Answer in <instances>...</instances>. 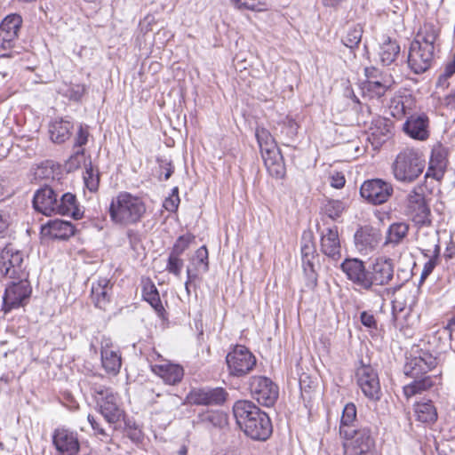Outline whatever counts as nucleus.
<instances>
[{
    "mask_svg": "<svg viewBox=\"0 0 455 455\" xmlns=\"http://www.w3.org/2000/svg\"><path fill=\"white\" fill-rule=\"evenodd\" d=\"M233 414L236 424L249 438L264 442L272 435L270 418L251 401H236L233 405Z\"/></svg>",
    "mask_w": 455,
    "mask_h": 455,
    "instance_id": "f257e3e1",
    "label": "nucleus"
},
{
    "mask_svg": "<svg viewBox=\"0 0 455 455\" xmlns=\"http://www.w3.org/2000/svg\"><path fill=\"white\" fill-rule=\"evenodd\" d=\"M108 212L115 223L132 225L142 219L146 212V205L140 197L128 192H121L112 199Z\"/></svg>",
    "mask_w": 455,
    "mask_h": 455,
    "instance_id": "f03ea898",
    "label": "nucleus"
},
{
    "mask_svg": "<svg viewBox=\"0 0 455 455\" xmlns=\"http://www.w3.org/2000/svg\"><path fill=\"white\" fill-rule=\"evenodd\" d=\"M426 161L423 156L413 148H404L392 164L395 179L402 183H412L424 172Z\"/></svg>",
    "mask_w": 455,
    "mask_h": 455,
    "instance_id": "7ed1b4c3",
    "label": "nucleus"
},
{
    "mask_svg": "<svg viewBox=\"0 0 455 455\" xmlns=\"http://www.w3.org/2000/svg\"><path fill=\"white\" fill-rule=\"evenodd\" d=\"M342 433L345 455H375V440L370 427L342 430Z\"/></svg>",
    "mask_w": 455,
    "mask_h": 455,
    "instance_id": "20e7f679",
    "label": "nucleus"
},
{
    "mask_svg": "<svg viewBox=\"0 0 455 455\" xmlns=\"http://www.w3.org/2000/svg\"><path fill=\"white\" fill-rule=\"evenodd\" d=\"M93 395L96 406L108 424L119 422L124 416L119 395L112 388L105 386H95Z\"/></svg>",
    "mask_w": 455,
    "mask_h": 455,
    "instance_id": "39448f33",
    "label": "nucleus"
},
{
    "mask_svg": "<svg viewBox=\"0 0 455 455\" xmlns=\"http://www.w3.org/2000/svg\"><path fill=\"white\" fill-rule=\"evenodd\" d=\"M300 254L306 286L309 289H314L317 285L318 275L315 270V262L317 261L318 254L311 231H305L302 235Z\"/></svg>",
    "mask_w": 455,
    "mask_h": 455,
    "instance_id": "423d86ee",
    "label": "nucleus"
},
{
    "mask_svg": "<svg viewBox=\"0 0 455 455\" xmlns=\"http://www.w3.org/2000/svg\"><path fill=\"white\" fill-rule=\"evenodd\" d=\"M250 393L260 405L273 406L279 396V387L271 379L265 376H252L249 379Z\"/></svg>",
    "mask_w": 455,
    "mask_h": 455,
    "instance_id": "0eeeda50",
    "label": "nucleus"
},
{
    "mask_svg": "<svg viewBox=\"0 0 455 455\" xmlns=\"http://www.w3.org/2000/svg\"><path fill=\"white\" fill-rule=\"evenodd\" d=\"M226 362L230 375L243 377L253 370L257 361L246 347L236 345L228 353Z\"/></svg>",
    "mask_w": 455,
    "mask_h": 455,
    "instance_id": "6e6552de",
    "label": "nucleus"
},
{
    "mask_svg": "<svg viewBox=\"0 0 455 455\" xmlns=\"http://www.w3.org/2000/svg\"><path fill=\"white\" fill-rule=\"evenodd\" d=\"M52 443L56 455H78L81 450L78 433L64 426L53 430Z\"/></svg>",
    "mask_w": 455,
    "mask_h": 455,
    "instance_id": "1a4fd4ad",
    "label": "nucleus"
},
{
    "mask_svg": "<svg viewBox=\"0 0 455 455\" xmlns=\"http://www.w3.org/2000/svg\"><path fill=\"white\" fill-rule=\"evenodd\" d=\"M5 288L3 296V310L4 313L24 306L28 301L32 288L27 277L18 278Z\"/></svg>",
    "mask_w": 455,
    "mask_h": 455,
    "instance_id": "9d476101",
    "label": "nucleus"
},
{
    "mask_svg": "<svg viewBox=\"0 0 455 455\" xmlns=\"http://www.w3.org/2000/svg\"><path fill=\"white\" fill-rule=\"evenodd\" d=\"M393 192L392 184L381 179L365 180L360 188L361 196L373 205L386 203Z\"/></svg>",
    "mask_w": 455,
    "mask_h": 455,
    "instance_id": "9b49d317",
    "label": "nucleus"
},
{
    "mask_svg": "<svg viewBox=\"0 0 455 455\" xmlns=\"http://www.w3.org/2000/svg\"><path fill=\"white\" fill-rule=\"evenodd\" d=\"M228 393L223 387H197L189 391L187 400L189 403L202 406H220L225 403Z\"/></svg>",
    "mask_w": 455,
    "mask_h": 455,
    "instance_id": "f8f14e48",
    "label": "nucleus"
},
{
    "mask_svg": "<svg viewBox=\"0 0 455 455\" xmlns=\"http://www.w3.org/2000/svg\"><path fill=\"white\" fill-rule=\"evenodd\" d=\"M434 46H423L411 43L408 53V66L415 74H423L427 71L434 60Z\"/></svg>",
    "mask_w": 455,
    "mask_h": 455,
    "instance_id": "ddd939ff",
    "label": "nucleus"
},
{
    "mask_svg": "<svg viewBox=\"0 0 455 455\" xmlns=\"http://www.w3.org/2000/svg\"><path fill=\"white\" fill-rule=\"evenodd\" d=\"M357 384L366 397L379 400L381 389L378 373L371 365H361L356 370Z\"/></svg>",
    "mask_w": 455,
    "mask_h": 455,
    "instance_id": "4468645a",
    "label": "nucleus"
},
{
    "mask_svg": "<svg viewBox=\"0 0 455 455\" xmlns=\"http://www.w3.org/2000/svg\"><path fill=\"white\" fill-rule=\"evenodd\" d=\"M1 271L10 278H24L28 276L23 266V254L11 244L4 247L1 254Z\"/></svg>",
    "mask_w": 455,
    "mask_h": 455,
    "instance_id": "2eb2a0df",
    "label": "nucleus"
},
{
    "mask_svg": "<svg viewBox=\"0 0 455 455\" xmlns=\"http://www.w3.org/2000/svg\"><path fill=\"white\" fill-rule=\"evenodd\" d=\"M437 359L428 351L421 350L418 355L407 358L403 366V372L410 378H419L427 375V372L435 368Z\"/></svg>",
    "mask_w": 455,
    "mask_h": 455,
    "instance_id": "dca6fc26",
    "label": "nucleus"
},
{
    "mask_svg": "<svg viewBox=\"0 0 455 455\" xmlns=\"http://www.w3.org/2000/svg\"><path fill=\"white\" fill-rule=\"evenodd\" d=\"M341 270L346 274L347 278L355 286L365 291H371L369 281V268H366L364 262L359 259H346L340 265Z\"/></svg>",
    "mask_w": 455,
    "mask_h": 455,
    "instance_id": "f3484780",
    "label": "nucleus"
},
{
    "mask_svg": "<svg viewBox=\"0 0 455 455\" xmlns=\"http://www.w3.org/2000/svg\"><path fill=\"white\" fill-rule=\"evenodd\" d=\"M381 237V233L378 228L364 226L355 233V246L361 254L367 255L378 247Z\"/></svg>",
    "mask_w": 455,
    "mask_h": 455,
    "instance_id": "a211bd4d",
    "label": "nucleus"
},
{
    "mask_svg": "<svg viewBox=\"0 0 455 455\" xmlns=\"http://www.w3.org/2000/svg\"><path fill=\"white\" fill-rule=\"evenodd\" d=\"M369 281L371 291L374 286L387 285L394 277V265L392 259L379 258L369 267Z\"/></svg>",
    "mask_w": 455,
    "mask_h": 455,
    "instance_id": "6ab92c4d",
    "label": "nucleus"
},
{
    "mask_svg": "<svg viewBox=\"0 0 455 455\" xmlns=\"http://www.w3.org/2000/svg\"><path fill=\"white\" fill-rule=\"evenodd\" d=\"M392 128L391 120L382 116L373 118L369 128L368 140L374 148H379L391 137Z\"/></svg>",
    "mask_w": 455,
    "mask_h": 455,
    "instance_id": "aec40b11",
    "label": "nucleus"
},
{
    "mask_svg": "<svg viewBox=\"0 0 455 455\" xmlns=\"http://www.w3.org/2000/svg\"><path fill=\"white\" fill-rule=\"evenodd\" d=\"M100 355L104 370L109 374L116 375L120 371L122 359L119 351L112 349V341L109 338L102 337Z\"/></svg>",
    "mask_w": 455,
    "mask_h": 455,
    "instance_id": "412c9836",
    "label": "nucleus"
},
{
    "mask_svg": "<svg viewBox=\"0 0 455 455\" xmlns=\"http://www.w3.org/2000/svg\"><path fill=\"white\" fill-rule=\"evenodd\" d=\"M320 250L334 261L340 259L341 246L337 227L327 228L321 232Z\"/></svg>",
    "mask_w": 455,
    "mask_h": 455,
    "instance_id": "4be33fe9",
    "label": "nucleus"
},
{
    "mask_svg": "<svg viewBox=\"0 0 455 455\" xmlns=\"http://www.w3.org/2000/svg\"><path fill=\"white\" fill-rule=\"evenodd\" d=\"M57 199L58 194L51 187L45 186L35 193L33 206L36 212L45 216H51L55 212Z\"/></svg>",
    "mask_w": 455,
    "mask_h": 455,
    "instance_id": "5701e85b",
    "label": "nucleus"
},
{
    "mask_svg": "<svg viewBox=\"0 0 455 455\" xmlns=\"http://www.w3.org/2000/svg\"><path fill=\"white\" fill-rule=\"evenodd\" d=\"M150 367L154 373L169 385H175L180 382L184 375L181 366L171 363L165 360H162L159 363L151 364Z\"/></svg>",
    "mask_w": 455,
    "mask_h": 455,
    "instance_id": "b1692460",
    "label": "nucleus"
},
{
    "mask_svg": "<svg viewBox=\"0 0 455 455\" xmlns=\"http://www.w3.org/2000/svg\"><path fill=\"white\" fill-rule=\"evenodd\" d=\"M428 123V117L425 114L411 115L404 123L403 131L412 139L425 140L429 136Z\"/></svg>",
    "mask_w": 455,
    "mask_h": 455,
    "instance_id": "393cba45",
    "label": "nucleus"
},
{
    "mask_svg": "<svg viewBox=\"0 0 455 455\" xmlns=\"http://www.w3.org/2000/svg\"><path fill=\"white\" fill-rule=\"evenodd\" d=\"M112 288L113 284L106 277H100L92 283L91 296L97 307L106 309L107 305L110 302Z\"/></svg>",
    "mask_w": 455,
    "mask_h": 455,
    "instance_id": "a878e982",
    "label": "nucleus"
},
{
    "mask_svg": "<svg viewBox=\"0 0 455 455\" xmlns=\"http://www.w3.org/2000/svg\"><path fill=\"white\" fill-rule=\"evenodd\" d=\"M441 28L438 24L426 21L419 28L412 43L423 46H434L435 49Z\"/></svg>",
    "mask_w": 455,
    "mask_h": 455,
    "instance_id": "bb28decb",
    "label": "nucleus"
},
{
    "mask_svg": "<svg viewBox=\"0 0 455 455\" xmlns=\"http://www.w3.org/2000/svg\"><path fill=\"white\" fill-rule=\"evenodd\" d=\"M410 225L406 221H397L389 225L386 231L384 245L395 247L408 236Z\"/></svg>",
    "mask_w": 455,
    "mask_h": 455,
    "instance_id": "cd10ccee",
    "label": "nucleus"
},
{
    "mask_svg": "<svg viewBox=\"0 0 455 455\" xmlns=\"http://www.w3.org/2000/svg\"><path fill=\"white\" fill-rule=\"evenodd\" d=\"M262 158L270 176L276 180H281L285 176V164L283 155L279 149L263 155Z\"/></svg>",
    "mask_w": 455,
    "mask_h": 455,
    "instance_id": "c85d7f7f",
    "label": "nucleus"
},
{
    "mask_svg": "<svg viewBox=\"0 0 455 455\" xmlns=\"http://www.w3.org/2000/svg\"><path fill=\"white\" fill-rule=\"evenodd\" d=\"M54 214L70 216L74 220H80L83 217V212L76 204V196L71 193H65L60 200L57 199Z\"/></svg>",
    "mask_w": 455,
    "mask_h": 455,
    "instance_id": "c756f323",
    "label": "nucleus"
},
{
    "mask_svg": "<svg viewBox=\"0 0 455 455\" xmlns=\"http://www.w3.org/2000/svg\"><path fill=\"white\" fill-rule=\"evenodd\" d=\"M43 232L52 238L67 240L74 235L75 228L69 221L54 220L49 221L47 226L43 228Z\"/></svg>",
    "mask_w": 455,
    "mask_h": 455,
    "instance_id": "7c9ffc66",
    "label": "nucleus"
},
{
    "mask_svg": "<svg viewBox=\"0 0 455 455\" xmlns=\"http://www.w3.org/2000/svg\"><path fill=\"white\" fill-rule=\"evenodd\" d=\"M401 48L396 40L389 36H384L379 44V57L384 66L394 63L400 53Z\"/></svg>",
    "mask_w": 455,
    "mask_h": 455,
    "instance_id": "2f4dec72",
    "label": "nucleus"
},
{
    "mask_svg": "<svg viewBox=\"0 0 455 455\" xmlns=\"http://www.w3.org/2000/svg\"><path fill=\"white\" fill-rule=\"evenodd\" d=\"M415 106L414 99L411 95H398L394 97L389 105L391 115L401 119L409 115Z\"/></svg>",
    "mask_w": 455,
    "mask_h": 455,
    "instance_id": "473e14b6",
    "label": "nucleus"
},
{
    "mask_svg": "<svg viewBox=\"0 0 455 455\" xmlns=\"http://www.w3.org/2000/svg\"><path fill=\"white\" fill-rule=\"evenodd\" d=\"M73 124L62 118L55 119L50 124L49 132L54 143L61 144L69 139Z\"/></svg>",
    "mask_w": 455,
    "mask_h": 455,
    "instance_id": "72a5a7b5",
    "label": "nucleus"
},
{
    "mask_svg": "<svg viewBox=\"0 0 455 455\" xmlns=\"http://www.w3.org/2000/svg\"><path fill=\"white\" fill-rule=\"evenodd\" d=\"M414 413L418 421L427 425L434 424L438 418L437 410L431 400L415 403Z\"/></svg>",
    "mask_w": 455,
    "mask_h": 455,
    "instance_id": "f704fd0d",
    "label": "nucleus"
},
{
    "mask_svg": "<svg viewBox=\"0 0 455 455\" xmlns=\"http://www.w3.org/2000/svg\"><path fill=\"white\" fill-rule=\"evenodd\" d=\"M388 87V80L386 77H381V80L364 81L361 90L363 98L379 100L384 96Z\"/></svg>",
    "mask_w": 455,
    "mask_h": 455,
    "instance_id": "c9c22d12",
    "label": "nucleus"
},
{
    "mask_svg": "<svg viewBox=\"0 0 455 455\" xmlns=\"http://www.w3.org/2000/svg\"><path fill=\"white\" fill-rule=\"evenodd\" d=\"M412 379V382L403 387V394L407 397L429 390L435 386L437 376L423 375L419 378Z\"/></svg>",
    "mask_w": 455,
    "mask_h": 455,
    "instance_id": "e433bc0d",
    "label": "nucleus"
},
{
    "mask_svg": "<svg viewBox=\"0 0 455 455\" xmlns=\"http://www.w3.org/2000/svg\"><path fill=\"white\" fill-rule=\"evenodd\" d=\"M187 270H190L197 277H201L200 275L209 271V257L206 246L203 245L196 251L195 255L190 259V266H188Z\"/></svg>",
    "mask_w": 455,
    "mask_h": 455,
    "instance_id": "4c0bfd02",
    "label": "nucleus"
},
{
    "mask_svg": "<svg viewBox=\"0 0 455 455\" xmlns=\"http://www.w3.org/2000/svg\"><path fill=\"white\" fill-rule=\"evenodd\" d=\"M445 167L446 159L443 152L440 149L433 150L425 178L431 177L437 180H441L443 176Z\"/></svg>",
    "mask_w": 455,
    "mask_h": 455,
    "instance_id": "58836bf2",
    "label": "nucleus"
},
{
    "mask_svg": "<svg viewBox=\"0 0 455 455\" xmlns=\"http://www.w3.org/2000/svg\"><path fill=\"white\" fill-rule=\"evenodd\" d=\"M22 18L17 13L7 15L0 24V34L18 39Z\"/></svg>",
    "mask_w": 455,
    "mask_h": 455,
    "instance_id": "ea45409f",
    "label": "nucleus"
},
{
    "mask_svg": "<svg viewBox=\"0 0 455 455\" xmlns=\"http://www.w3.org/2000/svg\"><path fill=\"white\" fill-rule=\"evenodd\" d=\"M255 136L260 148L261 156L274 150H278L275 139L266 128L257 127Z\"/></svg>",
    "mask_w": 455,
    "mask_h": 455,
    "instance_id": "a19ab883",
    "label": "nucleus"
},
{
    "mask_svg": "<svg viewBox=\"0 0 455 455\" xmlns=\"http://www.w3.org/2000/svg\"><path fill=\"white\" fill-rule=\"evenodd\" d=\"M199 417L200 421L207 427L224 428L228 425V416L221 411H208L201 414Z\"/></svg>",
    "mask_w": 455,
    "mask_h": 455,
    "instance_id": "79ce46f5",
    "label": "nucleus"
},
{
    "mask_svg": "<svg viewBox=\"0 0 455 455\" xmlns=\"http://www.w3.org/2000/svg\"><path fill=\"white\" fill-rule=\"evenodd\" d=\"M363 33V26L361 24H354L348 27L341 41L346 47L353 51L358 48L362 41Z\"/></svg>",
    "mask_w": 455,
    "mask_h": 455,
    "instance_id": "37998d69",
    "label": "nucleus"
},
{
    "mask_svg": "<svg viewBox=\"0 0 455 455\" xmlns=\"http://www.w3.org/2000/svg\"><path fill=\"white\" fill-rule=\"evenodd\" d=\"M409 213L412 221L419 228L427 227L432 223L430 219L431 212L427 204L409 210Z\"/></svg>",
    "mask_w": 455,
    "mask_h": 455,
    "instance_id": "c03bdc74",
    "label": "nucleus"
},
{
    "mask_svg": "<svg viewBox=\"0 0 455 455\" xmlns=\"http://www.w3.org/2000/svg\"><path fill=\"white\" fill-rule=\"evenodd\" d=\"M356 419V407L350 403L345 405L339 424V435H343L342 430L355 429L354 422Z\"/></svg>",
    "mask_w": 455,
    "mask_h": 455,
    "instance_id": "a18cd8bd",
    "label": "nucleus"
},
{
    "mask_svg": "<svg viewBox=\"0 0 455 455\" xmlns=\"http://www.w3.org/2000/svg\"><path fill=\"white\" fill-rule=\"evenodd\" d=\"M86 92V86L80 84H65L59 89V92L73 101H79Z\"/></svg>",
    "mask_w": 455,
    "mask_h": 455,
    "instance_id": "49530a36",
    "label": "nucleus"
},
{
    "mask_svg": "<svg viewBox=\"0 0 455 455\" xmlns=\"http://www.w3.org/2000/svg\"><path fill=\"white\" fill-rule=\"evenodd\" d=\"M143 296L145 300L151 305L158 315H162L164 312V307L161 302L158 291L154 284L144 289Z\"/></svg>",
    "mask_w": 455,
    "mask_h": 455,
    "instance_id": "de8ad7c7",
    "label": "nucleus"
},
{
    "mask_svg": "<svg viewBox=\"0 0 455 455\" xmlns=\"http://www.w3.org/2000/svg\"><path fill=\"white\" fill-rule=\"evenodd\" d=\"M84 180L85 187L91 192H96L98 190L100 185V173L98 170H94L91 163L85 167Z\"/></svg>",
    "mask_w": 455,
    "mask_h": 455,
    "instance_id": "09e8293b",
    "label": "nucleus"
},
{
    "mask_svg": "<svg viewBox=\"0 0 455 455\" xmlns=\"http://www.w3.org/2000/svg\"><path fill=\"white\" fill-rule=\"evenodd\" d=\"M230 2L238 10L261 12L267 9L263 0H230Z\"/></svg>",
    "mask_w": 455,
    "mask_h": 455,
    "instance_id": "8fccbe9b",
    "label": "nucleus"
},
{
    "mask_svg": "<svg viewBox=\"0 0 455 455\" xmlns=\"http://www.w3.org/2000/svg\"><path fill=\"white\" fill-rule=\"evenodd\" d=\"M323 210L330 219L336 220L345 210V204L339 200H328L324 204Z\"/></svg>",
    "mask_w": 455,
    "mask_h": 455,
    "instance_id": "3c124183",
    "label": "nucleus"
},
{
    "mask_svg": "<svg viewBox=\"0 0 455 455\" xmlns=\"http://www.w3.org/2000/svg\"><path fill=\"white\" fill-rule=\"evenodd\" d=\"M194 240H195V236L192 235L191 234H185V235L179 236L177 238V240L175 241V243L171 250V252L175 255L181 256L183 254V252L187 249H188L190 243L192 242H194Z\"/></svg>",
    "mask_w": 455,
    "mask_h": 455,
    "instance_id": "603ef678",
    "label": "nucleus"
},
{
    "mask_svg": "<svg viewBox=\"0 0 455 455\" xmlns=\"http://www.w3.org/2000/svg\"><path fill=\"white\" fill-rule=\"evenodd\" d=\"M18 39L0 34V59L12 58V49Z\"/></svg>",
    "mask_w": 455,
    "mask_h": 455,
    "instance_id": "864d4df0",
    "label": "nucleus"
},
{
    "mask_svg": "<svg viewBox=\"0 0 455 455\" xmlns=\"http://www.w3.org/2000/svg\"><path fill=\"white\" fill-rule=\"evenodd\" d=\"M88 422L90 423L93 435L100 438V441L108 443L110 440V434L101 426V423L92 415L87 416Z\"/></svg>",
    "mask_w": 455,
    "mask_h": 455,
    "instance_id": "5fc2aeb1",
    "label": "nucleus"
},
{
    "mask_svg": "<svg viewBox=\"0 0 455 455\" xmlns=\"http://www.w3.org/2000/svg\"><path fill=\"white\" fill-rule=\"evenodd\" d=\"M183 264L184 262L183 259H180V256L170 252L165 269L175 276H180Z\"/></svg>",
    "mask_w": 455,
    "mask_h": 455,
    "instance_id": "6e6d98bb",
    "label": "nucleus"
},
{
    "mask_svg": "<svg viewBox=\"0 0 455 455\" xmlns=\"http://www.w3.org/2000/svg\"><path fill=\"white\" fill-rule=\"evenodd\" d=\"M419 190H421V188H415L408 195V211L427 204L424 195Z\"/></svg>",
    "mask_w": 455,
    "mask_h": 455,
    "instance_id": "4d7b16f0",
    "label": "nucleus"
},
{
    "mask_svg": "<svg viewBox=\"0 0 455 455\" xmlns=\"http://www.w3.org/2000/svg\"><path fill=\"white\" fill-rule=\"evenodd\" d=\"M428 252H429L428 250H423L422 251L423 255L425 257L429 258V259L424 264L423 270L426 271V272H428L429 274H431L433 272L434 268L436 266L437 258H438L439 253H440V247H439V245L438 244L435 245V251H434L433 256L430 257Z\"/></svg>",
    "mask_w": 455,
    "mask_h": 455,
    "instance_id": "13d9d810",
    "label": "nucleus"
},
{
    "mask_svg": "<svg viewBox=\"0 0 455 455\" xmlns=\"http://www.w3.org/2000/svg\"><path fill=\"white\" fill-rule=\"evenodd\" d=\"M455 74V54L452 60L449 61L444 68V71L440 75L438 84H444L448 78Z\"/></svg>",
    "mask_w": 455,
    "mask_h": 455,
    "instance_id": "bf43d9fd",
    "label": "nucleus"
},
{
    "mask_svg": "<svg viewBox=\"0 0 455 455\" xmlns=\"http://www.w3.org/2000/svg\"><path fill=\"white\" fill-rule=\"evenodd\" d=\"M10 222V214L8 211L0 210V236L5 235Z\"/></svg>",
    "mask_w": 455,
    "mask_h": 455,
    "instance_id": "052dcab7",
    "label": "nucleus"
},
{
    "mask_svg": "<svg viewBox=\"0 0 455 455\" xmlns=\"http://www.w3.org/2000/svg\"><path fill=\"white\" fill-rule=\"evenodd\" d=\"M331 186L335 188H341L345 186L346 179L342 172H334L330 176Z\"/></svg>",
    "mask_w": 455,
    "mask_h": 455,
    "instance_id": "680f3d73",
    "label": "nucleus"
},
{
    "mask_svg": "<svg viewBox=\"0 0 455 455\" xmlns=\"http://www.w3.org/2000/svg\"><path fill=\"white\" fill-rule=\"evenodd\" d=\"M89 132L82 125L79 127L75 139V147L82 148L88 141Z\"/></svg>",
    "mask_w": 455,
    "mask_h": 455,
    "instance_id": "e2e57ef3",
    "label": "nucleus"
},
{
    "mask_svg": "<svg viewBox=\"0 0 455 455\" xmlns=\"http://www.w3.org/2000/svg\"><path fill=\"white\" fill-rule=\"evenodd\" d=\"M187 281L185 282V290L188 294V296L190 295V286L193 285L195 288H196V282L201 281V277H197L196 275L192 273L190 270H187Z\"/></svg>",
    "mask_w": 455,
    "mask_h": 455,
    "instance_id": "0e129e2a",
    "label": "nucleus"
},
{
    "mask_svg": "<svg viewBox=\"0 0 455 455\" xmlns=\"http://www.w3.org/2000/svg\"><path fill=\"white\" fill-rule=\"evenodd\" d=\"M160 163V168L163 170L161 172V175H164V180H167L170 179V177L172 175L174 172V168L170 161L167 160H161Z\"/></svg>",
    "mask_w": 455,
    "mask_h": 455,
    "instance_id": "69168bd1",
    "label": "nucleus"
},
{
    "mask_svg": "<svg viewBox=\"0 0 455 455\" xmlns=\"http://www.w3.org/2000/svg\"><path fill=\"white\" fill-rule=\"evenodd\" d=\"M361 323L368 327V328H377V323L374 318V315L371 314H369L366 311H363L361 313L360 315Z\"/></svg>",
    "mask_w": 455,
    "mask_h": 455,
    "instance_id": "338daca9",
    "label": "nucleus"
},
{
    "mask_svg": "<svg viewBox=\"0 0 455 455\" xmlns=\"http://www.w3.org/2000/svg\"><path fill=\"white\" fill-rule=\"evenodd\" d=\"M366 81L381 80V77H385L382 73L374 67L365 68L364 69Z\"/></svg>",
    "mask_w": 455,
    "mask_h": 455,
    "instance_id": "774afa93",
    "label": "nucleus"
}]
</instances>
